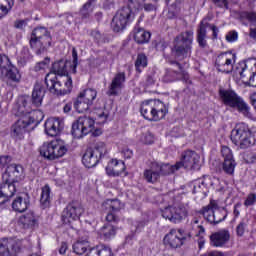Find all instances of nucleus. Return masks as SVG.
<instances>
[{
    "label": "nucleus",
    "instance_id": "nucleus-25",
    "mask_svg": "<svg viewBox=\"0 0 256 256\" xmlns=\"http://www.w3.org/2000/svg\"><path fill=\"white\" fill-rule=\"evenodd\" d=\"M230 239L231 234L229 230H220L210 236V245H212V247H223L229 243Z\"/></svg>",
    "mask_w": 256,
    "mask_h": 256
},
{
    "label": "nucleus",
    "instance_id": "nucleus-17",
    "mask_svg": "<svg viewBox=\"0 0 256 256\" xmlns=\"http://www.w3.org/2000/svg\"><path fill=\"white\" fill-rule=\"evenodd\" d=\"M201 157L197 152L192 150H186L182 153L181 161L177 162V169H181V167H184V169H198L199 167V160Z\"/></svg>",
    "mask_w": 256,
    "mask_h": 256
},
{
    "label": "nucleus",
    "instance_id": "nucleus-64",
    "mask_svg": "<svg viewBox=\"0 0 256 256\" xmlns=\"http://www.w3.org/2000/svg\"><path fill=\"white\" fill-rule=\"evenodd\" d=\"M121 153H122L124 159H131V157H133V150H131L127 147L124 148Z\"/></svg>",
    "mask_w": 256,
    "mask_h": 256
},
{
    "label": "nucleus",
    "instance_id": "nucleus-63",
    "mask_svg": "<svg viewBox=\"0 0 256 256\" xmlns=\"http://www.w3.org/2000/svg\"><path fill=\"white\" fill-rule=\"evenodd\" d=\"M256 201V195L255 194H250L248 195L247 199L244 202V205L246 207H251V205H255Z\"/></svg>",
    "mask_w": 256,
    "mask_h": 256
},
{
    "label": "nucleus",
    "instance_id": "nucleus-19",
    "mask_svg": "<svg viewBox=\"0 0 256 256\" xmlns=\"http://www.w3.org/2000/svg\"><path fill=\"white\" fill-rule=\"evenodd\" d=\"M103 207L108 211L106 215V221L108 223H117L120 221L119 215H117V213H119L123 207L121 200L108 199L103 203Z\"/></svg>",
    "mask_w": 256,
    "mask_h": 256
},
{
    "label": "nucleus",
    "instance_id": "nucleus-42",
    "mask_svg": "<svg viewBox=\"0 0 256 256\" xmlns=\"http://www.w3.org/2000/svg\"><path fill=\"white\" fill-rule=\"evenodd\" d=\"M79 96L82 97L90 106L93 105V101L97 99V90L88 88L83 92L79 93Z\"/></svg>",
    "mask_w": 256,
    "mask_h": 256
},
{
    "label": "nucleus",
    "instance_id": "nucleus-11",
    "mask_svg": "<svg viewBox=\"0 0 256 256\" xmlns=\"http://www.w3.org/2000/svg\"><path fill=\"white\" fill-rule=\"evenodd\" d=\"M175 171H179L176 165L171 164H153L152 169L144 171V177L148 183H155L159 180V177L165 175H171L175 173Z\"/></svg>",
    "mask_w": 256,
    "mask_h": 256
},
{
    "label": "nucleus",
    "instance_id": "nucleus-37",
    "mask_svg": "<svg viewBox=\"0 0 256 256\" xmlns=\"http://www.w3.org/2000/svg\"><path fill=\"white\" fill-rule=\"evenodd\" d=\"M89 253H94L98 256H114L113 250H111V247L105 245V244H98L94 248L90 249Z\"/></svg>",
    "mask_w": 256,
    "mask_h": 256
},
{
    "label": "nucleus",
    "instance_id": "nucleus-35",
    "mask_svg": "<svg viewBox=\"0 0 256 256\" xmlns=\"http://www.w3.org/2000/svg\"><path fill=\"white\" fill-rule=\"evenodd\" d=\"M37 223V218L33 212L22 215L19 218V224L23 226L24 229H29V227H34Z\"/></svg>",
    "mask_w": 256,
    "mask_h": 256
},
{
    "label": "nucleus",
    "instance_id": "nucleus-14",
    "mask_svg": "<svg viewBox=\"0 0 256 256\" xmlns=\"http://www.w3.org/2000/svg\"><path fill=\"white\" fill-rule=\"evenodd\" d=\"M207 27H209L212 31L213 39H217V36L219 35V28L217 26L208 22L205 23L202 20L198 26L196 37V41L201 49H205V47H207Z\"/></svg>",
    "mask_w": 256,
    "mask_h": 256
},
{
    "label": "nucleus",
    "instance_id": "nucleus-3",
    "mask_svg": "<svg viewBox=\"0 0 256 256\" xmlns=\"http://www.w3.org/2000/svg\"><path fill=\"white\" fill-rule=\"evenodd\" d=\"M52 41L51 32L46 27H36L31 33L29 45L36 55H43L51 47Z\"/></svg>",
    "mask_w": 256,
    "mask_h": 256
},
{
    "label": "nucleus",
    "instance_id": "nucleus-61",
    "mask_svg": "<svg viewBox=\"0 0 256 256\" xmlns=\"http://www.w3.org/2000/svg\"><path fill=\"white\" fill-rule=\"evenodd\" d=\"M142 141H143V143H145V145L153 144V141H154L153 134H151L150 132H147L146 134H144Z\"/></svg>",
    "mask_w": 256,
    "mask_h": 256
},
{
    "label": "nucleus",
    "instance_id": "nucleus-27",
    "mask_svg": "<svg viewBox=\"0 0 256 256\" xmlns=\"http://www.w3.org/2000/svg\"><path fill=\"white\" fill-rule=\"evenodd\" d=\"M31 205V197L29 194H24V196H18L12 202V209L16 213H25Z\"/></svg>",
    "mask_w": 256,
    "mask_h": 256
},
{
    "label": "nucleus",
    "instance_id": "nucleus-36",
    "mask_svg": "<svg viewBox=\"0 0 256 256\" xmlns=\"http://www.w3.org/2000/svg\"><path fill=\"white\" fill-rule=\"evenodd\" d=\"M73 107L77 113H85V111H89L91 104L85 101L82 96L78 95L77 98L74 99Z\"/></svg>",
    "mask_w": 256,
    "mask_h": 256
},
{
    "label": "nucleus",
    "instance_id": "nucleus-38",
    "mask_svg": "<svg viewBox=\"0 0 256 256\" xmlns=\"http://www.w3.org/2000/svg\"><path fill=\"white\" fill-rule=\"evenodd\" d=\"M53 146H54V140L51 142H45L39 149L40 155L45 159H48V161H52Z\"/></svg>",
    "mask_w": 256,
    "mask_h": 256
},
{
    "label": "nucleus",
    "instance_id": "nucleus-45",
    "mask_svg": "<svg viewBox=\"0 0 256 256\" xmlns=\"http://www.w3.org/2000/svg\"><path fill=\"white\" fill-rule=\"evenodd\" d=\"M191 229L194 231L196 237H203L205 235V227L199 224V218H193L191 221Z\"/></svg>",
    "mask_w": 256,
    "mask_h": 256
},
{
    "label": "nucleus",
    "instance_id": "nucleus-13",
    "mask_svg": "<svg viewBox=\"0 0 256 256\" xmlns=\"http://www.w3.org/2000/svg\"><path fill=\"white\" fill-rule=\"evenodd\" d=\"M187 207L183 204L176 206H168L162 210V217L168 219L172 223H181L185 217H187Z\"/></svg>",
    "mask_w": 256,
    "mask_h": 256
},
{
    "label": "nucleus",
    "instance_id": "nucleus-4",
    "mask_svg": "<svg viewBox=\"0 0 256 256\" xmlns=\"http://www.w3.org/2000/svg\"><path fill=\"white\" fill-rule=\"evenodd\" d=\"M140 113L147 121H161L169 113V108L160 100H147L142 103Z\"/></svg>",
    "mask_w": 256,
    "mask_h": 256
},
{
    "label": "nucleus",
    "instance_id": "nucleus-54",
    "mask_svg": "<svg viewBox=\"0 0 256 256\" xmlns=\"http://www.w3.org/2000/svg\"><path fill=\"white\" fill-rule=\"evenodd\" d=\"M245 229H247V222L242 220L236 227V235L243 237V235H245Z\"/></svg>",
    "mask_w": 256,
    "mask_h": 256
},
{
    "label": "nucleus",
    "instance_id": "nucleus-15",
    "mask_svg": "<svg viewBox=\"0 0 256 256\" xmlns=\"http://www.w3.org/2000/svg\"><path fill=\"white\" fill-rule=\"evenodd\" d=\"M83 207L78 202L69 203L66 208L62 211V222L65 225H69L72 221H77L81 215H83Z\"/></svg>",
    "mask_w": 256,
    "mask_h": 256
},
{
    "label": "nucleus",
    "instance_id": "nucleus-32",
    "mask_svg": "<svg viewBox=\"0 0 256 256\" xmlns=\"http://www.w3.org/2000/svg\"><path fill=\"white\" fill-rule=\"evenodd\" d=\"M16 182H5L2 180V183L0 184V193L4 197H7L8 199H11V197H14L15 193H17V186L15 185Z\"/></svg>",
    "mask_w": 256,
    "mask_h": 256
},
{
    "label": "nucleus",
    "instance_id": "nucleus-29",
    "mask_svg": "<svg viewBox=\"0 0 256 256\" xmlns=\"http://www.w3.org/2000/svg\"><path fill=\"white\" fill-rule=\"evenodd\" d=\"M43 97H45V86L37 82L34 85L31 97L33 107H41V105H43Z\"/></svg>",
    "mask_w": 256,
    "mask_h": 256
},
{
    "label": "nucleus",
    "instance_id": "nucleus-55",
    "mask_svg": "<svg viewBox=\"0 0 256 256\" xmlns=\"http://www.w3.org/2000/svg\"><path fill=\"white\" fill-rule=\"evenodd\" d=\"M238 39H239V34L235 30H232L226 34V41L228 43H235V41H237Z\"/></svg>",
    "mask_w": 256,
    "mask_h": 256
},
{
    "label": "nucleus",
    "instance_id": "nucleus-5",
    "mask_svg": "<svg viewBox=\"0 0 256 256\" xmlns=\"http://www.w3.org/2000/svg\"><path fill=\"white\" fill-rule=\"evenodd\" d=\"M193 35V30H186L175 37L172 55L176 57V59H186V57H191Z\"/></svg>",
    "mask_w": 256,
    "mask_h": 256
},
{
    "label": "nucleus",
    "instance_id": "nucleus-34",
    "mask_svg": "<svg viewBox=\"0 0 256 256\" xmlns=\"http://www.w3.org/2000/svg\"><path fill=\"white\" fill-rule=\"evenodd\" d=\"M207 180L205 179H198L194 182V187L192 193L203 195L204 197H207V193H209V190L207 188Z\"/></svg>",
    "mask_w": 256,
    "mask_h": 256
},
{
    "label": "nucleus",
    "instance_id": "nucleus-52",
    "mask_svg": "<svg viewBox=\"0 0 256 256\" xmlns=\"http://www.w3.org/2000/svg\"><path fill=\"white\" fill-rule=\"evenodd\" d=\"M92 11H93V9H91V6L89 5V3H85L80 10L81 18L89 19Z\"/></svg>",
    "mask_w": 256,
    "mask_h": 256
},
{
    "label": "nucleus",
    "instance_id": "nucleus-21",
    "mask_svg": "<svg viewBox=\"0 0 256 256\" xmlns=\"http://www.w3.org/2000/svg\"><path fill=\"white\" fill-rule=\"evenodd\" d=\"M221 154L224 159V162L222 163V171H224L226 175H234L237 162L233 157V152L229 147L222 146Z\"/></svg>",
    "mask_w": 256,
    "mask_h": 256
},
{
    "label": "nucleus",
    "instance_id": "nucleus-48",
    "mask_svg": "<svg viewBox=\"0 0 256 256\" xmlns=\"http://www.w3.org/2000/svg\"><path fill=\"white\" fill-rule=\"evenodd\" d=\"M221 208H219V204H217V201L215 200H211L209 205H207L206 207H203L200 210L201 215H203V217H205V213H207L208 215L213 213V211H217Z\"/></svg>",
    "mask_w": 256,
    "mask_h": 256
},
{
    "label": "nucleus",
    "instance_id": "nucleus-43",
    "mask_svg": "<svg viewBox=\"0 0 256 256\" xmlns=\"http://www.w3.org/2000/svg\"><path fill=\"white\" fill-rule=\"evenodd\" d=\"M87 249H89V241L87 240L79 239L73 244V251L76 253V255L85 254Z\"/></svg>",
    "mask_w": 256,
    "mask_h": 256
},
{
    "label": "nucleus",
    "instance_id": "nucleus-56",
    "mask_svg": "<svg viewBox=\"0 0 256 256\" xmlns=\"http://www.w3.org/2000/svg\"><path fill=\"white\" fill-rule=\"evenodd\" d=\"M90 35L97 43H105V39L103 38V35H101V32H99V30H92Z\"/></svg>",
    "mask_w": 256,
    "mask_h": 256
},
{
    "label": "nucleus",
    "instance_id": "nucleus-28",
    "mask_svg": "<svg viewBox=\"0 0 256 256\" xmlns=\"http://www.w3.org/2000/svg\"><path fill=\"white\" fill-rule=\"evenodd\" d=\"M139 23H141V20H138V23L134 27L133 38L138 45H145V43H149L151 39V32L146 31L144 28H141V26H139Z\"/></svg>",
    "mask_w": 256,
    "mask_h": 256
},
{
    "label": "nucleus",
    "instance_id": "nucleus-49",
    "mask_svg": "<svg viewBox=\"0 0 256 256\" xmlns=\"http://www.w3.org/2000/svg\"><path fill=\"white\" fill-rule=\"evenodd\" d=\"M101 235H103L106 239H111V237H115V227L112 225H104L100 230Z\"/></svg>",
    "mask_w": 256,
    "mask_h": 256
},
{
    "label": "nucleus",
    "instance_id": "nucleus-31",
    "mask_svg": "<svg viewBox=\"0 0 256 256\" xmlns=\"http://www.w3.org/2000/svg\"><path fill=\"white\" fill-rule=\"evenodd\" d=\"M51 201H53V196H51V187L49 186V184H45L41 189V209H48V207H51Z\"/></svg>",
    "mask_w": 256,
    "mask_h": 256
},
{
    "label": "nucleus",
    "instance_id": "nucleus-39",
    "mask_svg": "<svg viewBox=\"0 0 256 256\" xmlns=\"http://www.w3.org/2000/svg\"><path fill=\"white\" fill-rule=\"evenodd\" d=\"M65 153H67V147L61 144V141L54 140L52 161H55V159H59L60 157H63Z\"/></svg>",
    "mask_w": 256,
    "mask_h": 256
},
{
    "label": "nucleus",
    "instance_id": "nucleus-30",
    "mask_svg": "<svg viewBox=\"0 0 256 256\" xmlns=\"http://www.w3.org/2000/svg\"><path fill=\"white\" fill-rule=\"evenodd\" d=\"M125 171V162L119 160H112L106 167V173L109 177H119Z\"/></svg>",
    "mask_w": 256,
    "mask_h": 256
},
{
    "label": "nucleus",
    "instance_id": "nucleus-2",
    "mask_svg": "<svg viewBox=\"0 0 256 256\" xmlns=\"http://www.w3.org/2000/svg\"><path fill=\"white\" fill-rule=\"evenodd\" d=\"M29 96H22L18 100V108L16 115L19 117L18 121L11 127V136L14 139H23L27 133V127H37L43 121V113L41 110H33L29 105Z\"/></svg>",
    "mask_w": 256,
    "mask_h": 256
},
{
    "label": "nucleus",
    "instance_id": "nucleus-7",
    "mask_svg": "<svg viewBox=\"0 0 256 256\" xmlns=\"http://www.w3.org/2000/svg\"><path fill=\"white\" fill-rule=\"evenodd\" d=\"M219 95L224 101V105H228L233 109H237L239 113H242L244 115V117H248V119H251V111L249 105H247V103H245V101H243V99L239 97L237 93L232 90L220 89Z\"/></svg>",
    "mask_w": 256,
    "mask_h": 256
},
{
    "label": "nucleus",
    "instance_id": "nucleus-18",
    "mask_svg": "<svg viewBox=\"0 0 256 256\" xmlns=\"http://www.w3.org/2000/svg\"><path fill=\"white\" fill-rule=\"evenodd\" d=\"M18 253H21V242L13 238L0 240V256H17Z\"/></svg>",
    "mask_w": 256,
    "mask_h": 256
},
{
    "label": "nucleus",
    "instance_id": "nucleus-9",
    "mask_svg": "<svg viewBox=\"0 0 256 256\" xmlns=\"http://www.w3.org/2000/svg\"><path fill=\"white\" fill-rule=\"evenodd\" d=\"M107 155V147L103 142H97L94 148H89L86 150L82 157V163L88 169L96 167L99 161Z\"/></svg>",
    "mask_w": 256,
    "mask_h": 256
},
{
    "label": "nucleus",
    "instance_id": "nucleus-58",
    "mask_svg": "<svg viewBox=\"0 0 256 256\" xmlns=\"http://www.w3.org/2000/svg\"><path fill=\"white\" fill-rule=\"evenodd\" d=\"M155 81V74H148L145 80V87H153V85H155Z\"/></svg>",
    "mask_w": 256,
    "mask_h": 256
},
{
    "label": "nucleus",
    "instance_id": "nucleus-22",
    "mask_svg": "<svg viewBox=\"0 0 256 256\" xmlns=\"http://www.w3.org/2000/svg\"><path fill=\"white\" fill-rule=\"evenodd\" d=\"M45 133L50 137H57L65 128V123L59 118H48L44 124Z\"/></svg>",
    "mask_w": 256,
    "mask_h": 256
},
{
    "label": "nucleus",
    "instance_id": "nucleus-16",
    "mask_svg": "<svg viewBox=\"0 0 256 256\" xmlns=\"http://www.w3.org/2000/svg\"><path fill=\"white\" fill-rule=\"evenodd\" d=\"M24 171L21 164H10L2 174V181H5V183H19L24 177Z\"/></svg>",
    "mask_w": 256,
    "mask_h": 256
},
{
    "label": "nucleus",
    "instance_id": "nucleus-8",
    "mask_svg": "<svg viewBox=\"0 0 256 256\" xmlns=\"http://www.w3.org/2000/svg\"><path fill=\"white\" fill-rule=\"evenodd\" d=\"M135 19V12L131 7L120 8L112 19L111 27L115 33H121L127 29V25L133 23Z\"/></svg>",
    "mask_w": 256,
    "mask_h": 256
},
{
    "label": "nucleus",
    "instance_id": "nucleus-62",
    "mask_svg": "<svg viewBox=\"0 0 256 256\" xmlns=\"http://www.w3.org/2000/svg\"><path fill=\"white\" fill-rule=\"evenodd\" d=\"M157 51H165L167 47H169V44L165 40H160L155 45Z\"/></svg>",
    "mask_w": 256,
    "mask_h": 256
},
{
    "label": "nucleus",
    "instance_id": "nucleus-1",
    "mask_svg": "<svg viewBox=\"0 0 256 256\" xmlns=\"http://www.w3.org/2000/svg\"><path fill=\"white\" fill-rule=\"evenodd\" d=\"M70 67V70H68ZM71 62L61 59L52 64L51 71L45 77V84L51 93L56 95H67L73 89V78L71 72Z\"/></svg>",
    "mask_w": 256,
    "mask_h": 256
},
{
    "label": "nucleus",
    "instance_id": "nucleus-41",
    "mask_svg": "<svg viewBox=\"0 0 256 256\" xmlns=\"http://www.w3.org/2000/svg\"><path fill=\"white\" fill-rule=\"evenodd\" d=\"M15 0H0V19L9 15V11L13 9Z\"/></svg>",
    "mask_w": 256,
    "mask_h": 256
},
{
    "label": "nucleus",
    "instance_id": "nucleus-23",
    "mask_svg": "<svg viewBox=\"0 0 256 256\" xmlns=\"http://www.w3.org/2000/svg\"><path fill=\"white\" fill-rule=\"evenodd\" d=\"M125 81V72L117 73L108 87L107 95H109V97H117V95H119V91L123 89Z\"/></svg>",
    "mask_w": 256,
    "mask_h": 256
},
{
    "label": "nucleus",
    "instance_id": "nucleus-51",
    "mask_svg": "<svg viewBox=\"0 0 256 256\" xmlns=\"http://www.w3.org/2000/svg\"><path fill=\"white\" fill-rule=\"evenodd\" d=\"M49 63H51V58L45 57L43 61L36 63L34 67V71L36 72L45 71V69L49 68Z\"/></svg>",
    "mask_w": 256,
    "mask_h": 256
},
{
    "label": "nucleus",
    "instance_id": "nucleus-57",
    "mask_svg": "<svg viewBox=\"0 0 256 256\" xmlns=\"http://www.w3.org/2000/svg\"><path fill=\"white\" fill-rule=\"evenodd\" d=\"M212 3L219 9H229V0H212Z\"/></svg>",
    "mask_w": 256,
    "mask_h": 256
},
{
    "label": "nucleus",
    "instance_id": "nucleus-20",
    "mask_svg": "<svg viewBox=\"0 0 256 256\" xmlns=\"http://www.w3.org/2000/svg\"><path fill=\"white\" fill-rule=\"evenodd\" d=\"M233 61H235V55L223 52L217 56L215 67L218 71H220V73H232Z\"/></svg>",
    "mask_w": 256,
    "mask_h": 256
},
{
    "label": "nucleus",
    "instance_id": "nucleus-59",
    "mask_svg": "<svg viewBox=\"0 0 256 256\" xmlns=\"http://www.w3.org/2000/svg\"><path fill=\"white\" fill-rule=\"evenodd\" d=\"M244 161L249 164H253L256 162V153L255 152H249L245 154Z\"/></svg>",
    "mask_w": 256,
    "mask_h": 256
},
{
    "label": "nucleus",
    "instance_id": "nucleus-26",
    "mask_svg": "<svg viewBox=\"0 0 256 256\" xmlns=\"http://www.w3.org/2000/svg\"><path fill=\"white\" fill-rule=\"evenodd\" d=\"M204 219H206V221L211 225H219V223L227 219V209L222 208L219 210H214L210 212V214H208L206 211L204 213Z\"/></svg>",
    "mask_w": 256,
    "mask_h": 256
},
{
    "label": "nucleus",
    "instance_id": "nucleus-47",
    "mask_svg": "<svg viewBox=\"0 0 256 256\" xmlns=\"http://www.w3.org/2000/svg\"><path fill=\"white\" fill-rule=\"evenodd\" d=\"M239 19L243 25H247L245 21H249V23H256V12H240Z\"/></svg>",
    "mask_w": 256,
    "mask_h": 256
},
{
    "label": "nucleus",
    "instance_id": "nucleus-12",
    "mask_svg": "<svg viewBox=\"0 0 256 256\" xmlns=\"http://www.w3.org/2000/svg\"><path fill=\"white\" fill-rule=\"evenodd\" d=\"M191 237H193L191 232L185 235V230L172 229L168 234L165 235L164 243L170 246L172 249H178V247L185 245V242L188 239H191Z\"/></svg>",
    "mask_w": 256,
    "mask_h": 256
},
{
    "label": "nucleus",
    "instance_id": "nucleus-6",
    "mask_svg": "<svg viewBox=\"0 0 256 256\" xmlns=\"http://www.w3.org/2000/svg\"><path fill=\"white\" fill-rule=\"evenodd\" d=\"M230 139L236 147L240 149H249L255 145V137L251 134V130L245 123L237 124L231 131Z\"/></svg>",
    "mask_w": 256,
    "mask_h": 256
},
{
    "label": "nucleus",
    "instance_id": "nucleus-44",
    "mask_svg": "<svg viewBox=\"0 0 256 256\" xmlns=\"http://www.w3.org/2000/svg\"><path fill=\"white\" fill-rule=\"evenodd\" d=\"M71 134L75 139H83L87 135L83 126L79 123V119L72 124Z\"/></svg>",
    "mask_w": 256,
    "mask_h": 256
},
{
    "label": "nucleus",
    "instance_id": "nucleus-10",
    "mask_svg": "<svg viewBox=\"0 0 256 256\" xmlns=\"http://www.w3.org/2000/svg\"><path fill=\"white\" fill-rule=\"evenodd\" d=\"M0 71L7 83H21V72L5 54L0 55Z\"/></svg>",
    "mask_w": 256,
    "mask_h": 256
},
{
    "label": "nucleus",
    "instance_id": "nucleus-60",
    "mask_svg": "<svg viewBox=\"0 0 256 256\" xmlns=\"http://www.w3.org/2000/svg\"><path fill=\"white\" fill-rule=\"evenodd\" d=\"M27 23H29V19L16 20L14 22V27L15 29H24L27 27Z\"/></svg>",
    "mask_w": 256,
    "mask_h": 256
},
{
    "label": "nucleus",
    "instance_id": "nucleus-40",
    "mask_svg": "<svg viewBox=\"0 0 256 256\" xmlns=\"http://www.w3.org/2000/svg\"><path fill=\"white\" fill-rule=\"evenodd\" d=\"M148 63L149 59L147 58V55H145V53H139L134 64L137 73H142Z\"/></svg>",
    "mask_w": 256,
    "mask_h": 256
},
{
    "label": "nucleus",
    "instance_id": "nucleus-24",
    "mask_svg": "<svg viewBox=\"0 0 256 256\" xmlns=\"http://www.w3.org/2000/svg\"><path fill=\"white\" fill-rule=\"evenodd\" d=\"M170 63L178 70L167 69L163 76L164 83H173V81H179L183 77V66L177 61H171Z\"/></svg>",
    "mask_w": 256,
    "mask_h": 256
},
{
    "label": "nucleus",
    "instance_id": "nucleus-46",
    "mask_svg": "<svg viewBox=\"0 0 256 256\" xmlns=\"http://www.w3.org/2000/svg\"><path fill=\"white\" fill-rule=\"evenodd\" d=\"M29 59H31V55L29 54V48H22L20 55L17 58L19 67H25Z\"/></svg>",
    "mask_w": 256,
    "mask_h": 256
},
{
    "label": "nucleus",
    "instance_id": "nucleus-33",
    "mask_svg": "<svg viewBox=\"0 0 256 256\" xmlns=\"http://www.w3.org/2000/svg\"><path fill=\"white\" fill-rule=\"evenodd\" d=\"M78 121L79 124L82 125V129H84L86 135H89V133H92L93 129H95V120L91 117L81 116L78 118Z\"/></svg>",
    "mask_w": 256,
    "mask_h": 256
},
{
    "label": "nucleus",
    "instance_id": "nucleus-53",
    "mask_svg": "<svg viewBox=\"0 0 256 256\" xmlns=\"http://www.w3.org/2000/svg\"><path fill=\"white\" fill-rule=\"evenodd\" d=\"M145 5V0H128V7H133L134 9H143Z\"/></svg>",
    "mask_w": 256,
    "mask_h": 256
},
{
    "label": "nucleus",
    "instance_id": "nucleus-50",
    "mask_svg": "<svg viewBox=\"0 0 256 256\" xmlns=\"http://www.w3.org/2000/svg\"><path fill=\"white\" fill-rule=\"evenodd\" d=\"M72 59L71 73L72 75H75L77 73V65H79V56L75 47L72 48Z\"/></svg>",
    "mask_w": 256,
    "mask_h": 256
}]
</instances>
